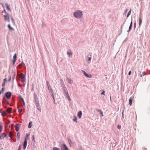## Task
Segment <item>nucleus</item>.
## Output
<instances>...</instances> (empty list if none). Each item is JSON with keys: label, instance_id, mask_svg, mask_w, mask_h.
Masks as SVG:
<instances>
[{"label": "nucleus", "instance_id": "c9c22d12", "mask_svg": "<svg viewBox=\"0 0 150 150\" xmlns=\"http://www.w3.org/2000/svg\"><path fill=\"white\" fill-rule=\"evenodd\" d=\"M124 111H123L122 112V119L123 118H124V114H123Z\"/></svg>", "mask_w": 150, "mask_h": 150}, {"label": "nucleus", "instance_id": "f03ea898", "mask_svg": "<svg viewBox=\"0 0 150 150\" xmlns=\"http://www.w3.org/2000/svg\"><path fill=\"white\" fill-rule=\"evenodd\" d=\"M62 89L64 92V96L67 98V99L69 101L71 100V98L69 96L68 91L67 88L65 86L64 84H63V87L62 88Z\"/></svg>", "mask_w": 150, "mask_h": 150}, {"label": "nucleus", "instance_id": "e2e57ef3", "mask_svg": "<svg viewBox=\"0 0 150 150\" xmlns=\"http://www.w3.org/2000/svg\"><path fill=\"white\" fill-rule=\"evenodd\" d=\"M130 31V30H129V29L128 30H127V32L128 33Z\"/></svg>", "mask_w": 150, "mask_h": 150}, {"label": "nucleus", "instance_id": "dca6fc26", "mask_svg": "<svg viewBox=\"0 0 150 150\" xmlns=\"http://www.w3.org/2000/svg\"><path fill=\"white\" fill-rule=\"evenodd\" d=\"M23 65H25L24 63H23V61H22V62L18 65L19 67V68H21V67L23 66Z\"/></svg>", "mask_w": 150, "mask_h": 150}, {"label": "nucleus", "instance_id": "603ef678", "mask_svg": "<svg viewBox=\"0 0 150 150\" xmlns=\"http://www.w3.org/2000/svg\"><path fill=\"white\" fill-rule=\"evenodd\" d=\"M11 77H10L9 78V79H8V81H10L11 80Z\"/></svg>", "mask_w": 150, "mask_h": 150}, {"label": "nucleus", "instance_id": "ea45409f", "mask_svg": "<svg viewBox=\"0 0 150 150\" xmlns=\"http://www.w3.org/2000/svg\"><path fill=\"white\" fill-rule=\"evenodd\" d=\"M136 23H135L134 24V29L136 28Z\"/></svg>", "mask_w": 150, "mask_h": 150}, {"label": "nucleus", "instance_id": "a18cd8bd", "mask_svg": "<svg viewBox=\"0 0 150 150\" xmlns=\"http://www.w3.org/2000/svg\"><path fill=\"white\" fill-rule=\"evenodd\" d=\"M46 83L47 86H49V85H50V83L48 81H46Z\"/></svg>", "mask_w": 150, "mask_h": 150}, {"label": "nucleus", "instance_id": "7c9ffc66", "mask_svg": "<svg viewBox=\"0 0 150 150\" xmlns=\"http://www.w3.org/2000/svg\"><path fill=\"white\" fill-rule=\"evenodd\" d=\"M11 20L12 21V23L13 24H14L15 23V21H14V19H13V18L11 16Z\"/></svg>", "mask_w": 150, "mask_h": 150}, {"label": "nucleus", "instance_id": "1a4fd4ad", "mask_svg": "<svg viewBox=\"0 0 150 150\" xmlns=\"http://www.w3.org/2000/svg\"><path fill=\"white\" fill-rule=\"evenodd\" d=\"M16 57L17 56L16 54H14L13 56V66H14L15 64V63L16 62Z\"/></svg>", "mask_w": 150, "mask_h": 150}, {"label": "nucleus", "instance_id": "20e7f679", "mask_svg": "<svg viewBox=\"0 0 150 150\" xmlns=\"http://www.w3.org/2000/svg\"><path fill=\"white\" fill-rule=\"evenodd\" d=\"M59 147L62 150H69L64 144H59Z\"/></svg>", "mask_w": 150, "mask_h": 150}, {"label": "nucleus", "instance_id": "37998d69", "mask_svg": "<svg viewBox=\"0 0 150 150\" xmlns=\"http://www.w3.org/2000/svg\"><path fill=\"white\" fill-rule=\"evenodd\" d=\"M32 138H33V141L34 142V138H35V136L34 135H33L32 136Z\"/></svg>", "mask_w": 150, "mask_h": 150}, {"label": "nucleus", "instance_id": "aec40b11", "mask_svg": "<svg viewBox=\"0 0 150 150\" xmlns=\"http://www.w3.org/2000/svg\"><path fill=\"white\" fill-rule=\"evenodd\" d=\"M5 5L7 9L9 11H10L11 10L10 8V7L9 6H8L7 4L6 3L5 4Z\"/></svg>", "mask_w": 150, "mask_h": 150}, {"label": "nucleus", "instance_id": "864d4df0", "mask_svg": "<svg viewBox=\"0 0 150 150\" xmlns=\"http://www.w3.org/2000/svg\"><path fill=\"white\" fill-rule=\"evenodd\" d=\"M5 85V83L4 82V83L2 84V86L3 87H4Z\"/></svg>", "mask_w": 150, "mask_h": 150}, {"label": "nucleus", "instance_id": "79ce46f5", "mask_svg": "<svg viewBox=\"0 0 150 150\" xmlns=\"http://www.w3.org/2000/svg\"><path fill=\"white\" fill-rule=\"evenodd\" d=\"M104 93H105V91H104L103 90V91L101 93V95H104Z\"/></svg>", "mask_w": 150, "mask_h": 150}, {"label": "nucleus", "instance_id": "4be33fe9", "mask_svg": "<svg viewBox=\"0 0 150 150\" xmlns=\"http://www.w3.org/2000/svg\"><path fill=\"white\" fill-rule=\"evenodd\" d=\"M49 91L50 95L54 94V92L52 89H50V90H49Z\"/></svg>", "mask_w": 150, "mask_h": 150}, {"label": "nucleus", "instance_id": "4c0bfd02", "mask_svg": "<svg viewBox=\"0 0 150 150\" xmlns=\"http://www.w3.org/2000/svg\"><path fill=\"white\" fill-rule=\"evenodd\" d=\"M29 135H30V134H26L25 138L27 139Z\"/></svg>", "mask_w": 150, "mask_h": 150}, {"label": "nucleus", "instance_id": "9d476101", "mask_svg": "<svg viewBox=\"0 0 150 150\" xmlns=\"http://www.w3.org/2000/svg\"><path fill=\"white\" fill-rule=\"evenodd\" d=\"M11 93L10 92H6L5 94V96L7 98H9L11 96Z\"/></svg>", "mask_w": 150, "mask_h": 150}, {"label": "nucleus", "instance_id": "2f4dec72", "mask_svg": "<svg viewBox=\"0 0 150 150\" xmlns=\"http://www.w3.org/2000/svg\"><path fill=\"white\" fill-rule=\"evenodd\" d=\"M131 11H132V10L131 9H130L129 11V12H128V14L127 15V17H129V15L130 14H131Z\"/></svg>", "mask_w": 150, "mask_h": 150}, {"label": "nucleus", "instance_id": "ddd939ff", "mask_svg": "<svg viewBox=\"0 0 150 150\" xmlns=\"http://www.w3.org/2000/svg\"><path fill=\"white\" fill-rule=\"evenodd\" d=\"M82 112L81 111H79L78 113V117L80 119L81 118L82 116Z\"/></svg>", "mask_w": 150, "mask_h": 150}, {"label": "nucleus", "instance_id": "4d7b16f0", "mask_svg": "<svg viewBox=\"0 0 150 150\" xmlns=\"http://www.w3.org/2000/svg\"><path fill=\"white\" fill-rule=\"evenodd\" d=\"M127 9H126L125 11V13H126L127 11Z\"/></svg>", "mask_w": 150, "mask_h": 150}, {"label": "nucleus", "instance_id": "a211bd4d", "mask_svg": "<svg viewBox=\"0 0 150 150\" xmlns=\"http://www.w3.org/2000/svg\"><path fill=\"white\" fill-rule=\"evenodd\" d=\"M142 19L140 18H139V26H141V25L142 23Z\"/></svg>", "mask_w": 150, "mask_h": 150}, {"label": "nucleus", "instance_id": "052dcab7", "mask_svg": "<svg viewBox=\"0 0 150 150\" xmlns=\"http://www.w3.org/2000/svg\"><path fill=\"white\" fill-rule=\"evenodd\" d=\"M53 100H54V103L55 104V99H53Z\"/></svg>", "mask_w": 150, "mask_h": 150}, {"label": "nucleus", "instance_id": "a19ab883", "mask_svg": "<svg viewBox=\"0 0 150 150\" xmlns=\"http://www.w3.org/2000/svg\"><path fill=\"white\" fill-rule=\"evenodd\" d=\"M22 111V109H18V112L19 113L21 112Z\"/></svg>", "mask_w": 150, "mask_h": 150}, {"label": "nucleus", "instance_id": "6e6d98bb", "mask_svg": "<svg viewBox=\"0 0 150 150\" xmlns=\"http://www.w3.org/2000/svg\"><path fill=\"white\" fill-rule=\"evenodd\" d=\"M63 84H64V83H62L61 84V86H62L63 87Z\"/></svg>", "mask_w": 150, "mask_h": 150}, {"label": "nucleus", "instance_id": "f3484780", "mask_svg": "<svg viewBox=\"0 0 150 150\" xmlns=\"http://www.w3.org/2000/svg\"><path fill=\"white\" fill-rule=\"evenodd\" d=\"M32 125V122L31 121H30L29 122L28 124V127L29 128H30L31 127Z\"/></svg>", "mask_w": 150, "mask_h": 150}, {"label": "nucleus", "instance_id": "6ab92c4d", "mask_svg": "<svg viewBox=\"0 0 150 150\" xmlns=\"http://www.w3.org/2000/svg\"><path fill=\"white\" fill-rule=\"evenodd\" d=\"M68 142L70 146L72 144V142L70 139H68Z\"/></svg>", "mask_w": 150, "mask_h": 150}, {"label": "nucleus", "instance_id": "2eb2a0df", "mask_svg": "<svg viewBox=\"0 0 150 150\" xmlns=\"http://www.w3.org/2000/svg\"><path fill=\"white\" fill-rule=\"evenodd\" d=\"M67 54L69 56H72V54L70 50L67 52Z\"/></svg>", "mask_w": 150, "mask_h": 150}, {"label": "nucleus", "instance_id": "473e14b6", "mask_svg": "<svg viewBox=\"0 0 150 150\" xmlns=\"http://www.w3.org/2000/svg\"><path fill=\"white\" fill-rule=\"evenodd\" d=\"M8 27L10 29H11L12 30H13V28H12L11 26H10V25L9 24L8 25Z\"/></svg>", "mask_w": 150, "mask_h": 150}, {"label": "nucleus", "instance_id": "bb28decb", "mask_svg": "<svg viewBox=\"0 0 150 150\" xmlns=\"http://www.w3.org/2000/svg\"><path fill=\"white\" fill-rule=\"evenodd\" d=\"M1 115L3 116L6 115H7L6 113V112H4V111L2 112H1Z\"/></svg>", "mask_w": 150, "mask_h": 150}, {"label": "nucleus", "instance_id": "5701e85b", "mask_svg": "<svg viewBox=\"0 0 150 150\" xmlns=\"http://www.w3.org/2000/svg\"><path fill=\"white\" fill-rule=\"evenodd\" d=\"M12 109L11 108H9L7 109V111L8 113H10L11 112Z\"/></svg>", "mask_w": 150, "mask_h": 150}, {"label": "nucleus", "instance_id": "c756f323", "mask_svg": "<svg viewBox=\"0 0 150 150\" xmlns=\"http://www.w3.org/2000/svg\"><path fill=\"white\" fill-rule=\"evenodd\" d=\"M4 90H5V89L4 88H2L1 90L0 91V94H1L4 91Z\"/></svg>", "mask_w": 150, "mask_h": 150}, {"label": "nucleus", "instance_id": "72a5a7b5", "mask_svg": "<svg viewBox=\"0 0 150 150\" xmlns=\"http://www.w3.org/2000/svg\"><path fill=\"white\" fill-rule=\"evenodd\" d=\"M53 150H60V149L57 147H54L53 148Z\"/></svg>", "mask_w": 150, "mask_h": 150}, {"label": "nucleus", "instance_id": "bf43d9fd", "mask_svg": "<svg viewBox=\"0 0 150 150\" xmlns=\"http://www.w3.org/2000/svg\"><path fill=\"white\" fill-rule=\"evenodd\" d=\"M19 98H20V99H21V98H22V97L21 96H19Z\"/></svg>", "mask_w": 150, "mask_h": 150}, {"label": "nucleus", "instance_id": "680f3d73", "mask_svg": "<svg viewBox=\"0 0 150 150\" xmlns=\"http://www.w3.org/2000/svg\"><path fill=\"white\" fill-rule=\"evenodd\" d=\"M4 12L6 13V14H7V13H6V11L5 10V9H4Z\"/></svg>", "mask_w": 150, "mask_h": 150}, {"label": "nucleus", "instance_id": "6e6552de", "mask_svg": "<svg viewBox=\"0 0 150 150\" xmlns=\"http://www.w3.org/2000/svg\"><path fill=\"white\" fill-rule=\"evenodd\" d=\"M27 138H25L24 139V142L23 144V148L24 150H25L27 146Z\"/></svg>", "mask_w": 150, "mask_h": 150}, {"label": "nucleus", "instance_id": "e433bc0d", "mask_svg": "<svg viewBox=\"0 0 150 150\" xmlns=\"http://www.w3.org/2000/svg\"><path fill=\"white\" fill-rule=\"evenodd\" d=\"M47 87H48V90H50V89H52V88L51 87L50 85H49V86H47Z\"/></svg>", "mask_w": 150, "mask_h": 150}, {"label": "nucleus", "instance_id": "69168bd1", "mask_svg": "<svg viewBox=\"0 0 150 150\" xmlns=\"http://www.w3.org/2000/svg\"><path fill=\"white\" fill-rule=\"evenodd\" d=\"M0 139H2L1 137V134H0Z\"/></svg>", "mask_w": 150, "mask_h": 150}, {"label": "nucleus", "instance_id": "c03bdc74", "mask_svg": "<svg viewBox=\"0 0 150 150\" xmlns=\"http://www.w3.org/2000/svg\"><path fill=\"white\" fill-rule=\"evenodd\" d=\"M121 128V125H118L117 126V128L119 129H120Z\"/></svg>", "mask_w": 150, "mask_h": 150}, {"label": "nucleus", "instance_id": "c85d7f7f", "mask_svg": "<svg viewBox=\"0 0 150 150\" xmlns=\"http://www.w3.org/2000/svg\"><path fill=\"white\" fill-rule=\"evenodd\" d=\"M132 22L131 21L130 23V25H129V30H131L132 29Z\"/></svg>", "mask_w": 150, "mask_h": 150}, {"label": "nucleus", "instance_id": "393cba45", "mask_svg": "<svg viewBox=\"0 0 150 150\" xmlns=\"http://www.w3.org/2000/svg\"><path fill=\"white\" fill-rule=\"evenodd\" d=\"M132 99L130 98L129 99V105H131L132 103Z\"/></svg>", "mask_w": 150, "mask_h": 150}, {"label": "nucleus", "instance_id": "13d9d810", "mask_svg": "<svg viewBox=\"0 0 150 150\" xmlns=\"http://www.w3.org/2000/svg\"><path fill=\"white\" fill-rule=\"evenodd\" d=\"M19 98H20V99H21V98H22V97L21 96H19Z\"/></svg>", "mask_w": 150, "mask_h": 150}, {"label": "nucleus", "instance_id": "0e129e2a", "mask_svg": "<svg viewBox=\"0 0 150 150\" xmlns=\"http://www.w3.org/2000/svg\"><path fill=\"white\" fill-rule=\"evenodd\" d=\"M19 125V124H17L16 125V127H17V126H18Z\"/></svg>", "mask_w": 150, "mask_h": 150}, {"label": "nucleus", "instance_id": "0eeeda50", "mask_svg": "<svg viewBox=\"0 0 150 150\" xmlns=\"http://www.w3.org/2000/svg\"><path fill=\"white\" fill-rule=\"evenodd\" d=\"M81 71L83 74L87 77L91 78L92 77V76L90 74H88L87 73L85 72L83 70H81Z\"/></svg>", "mask_w": 150, "mask_h": 150}, {"label": "nucleus", "instance_id": "5fc2aeb1", "mask_svg": "<svg viewBox=\"0 0 150 150\" xmlns=\"http://www.w3.org/2000/svg\"><path fill=\"white\" fill-rule=\"evenodd\" d=\"M20 100H21L22 101V102L24 101L23 99V98H21V99H20Z\"/></svg>", "mask_w": 150, "mask_h": 150}, {"label": "nucleus", "instance_id": "9b49d317", "mask_svg": "<svg viewBox=\"0 0 150 150\" xmlns=\"http://www.w3.org/2000/svg\"><path fill=\"white\" fill-rule=\"evenodd\" d=\"M67 79L70 84H72L73 83V81L71 78H70L67 77Z\"/></svg>", "mask_w": 150, "mask_h": 150}, {"label": "nucleus", "instance_id": "f257e3e1", "mask_svg": "<svg viewBox=\"0 0 150 150\" xmlns=\"http://www.w3.org/2000/svg\"><path fill=\"white\" fill-rule=\"evenodd\" d=\"M34 97L35 101V105L37 107V108L40 112H41V110L40 108V103L39 101L36 94H34Z\"/></svg>", "mask_w": 150, "mask_h": 150}, {"label": "nucleus", "instance_id": "4468645a", "mask_svg": "<svg viewBox=\"0 0 150 150\" xmlns=\"http://www.w3.org/2000/svg\"><path fill=\"white\" fill-rule=\"evenodd\" d=\"M2 139H3L5 137H6V133H3L1 134Z\"/></svg>", "mask_w": 150, "mask_h": 150}, {"label": "nucleus", "instance_id": "774afa93", "mask_svg": "<svg viewBox=\"0 0 150 150\" xmlns=\"http://www.w3.org/2000/svg\"><path fill=\"white\" fill-rule=\"evenodd\" d=\"M16 130L17 131H18V130H17V129H16Z\"/></svg>", "mask_w": 150, "mask_h": 150}, {"label": "nucleus", "instance_id": "b1692460", "mask_svg": "<svg viewBox=\"0 0 150 150\" xmlns=\"http://www.w3.org/2000/svg\"><path fill=\"white\" fill-rule=\"evenodd\" d=\"M77 118L75 116L74 117V118L73 119V120L74 122H75L76 123H77Z\"/></svg>", "mask_w": 150, "mask_h": 150}, {"label": "nucleus", "instance_id": "cd10ccee", "mask_svg": "<svg viewBox=\"0 0 150 150\" xmlns=\"http://www.w3.org/2000/svg\"><path fill=\"white\" fill-rule=\"evenodd\" d=\"M9 136L10 137H11L13 136V134L12 132H10L9 134Z\"/></svg>", "mask_w": 150, "mask_h": 150}, {"label": "nucleus", "instance_id": "58836bf2", "mask_svg": "<svg viewBox=\"0 0 150 150\" xmlns=\"http://www.w3.org/2000/svg\"><path fill=\"white\" fill-rule=\"evenodd\" d=\"M51 95L52 97V98L53 99H55L54 94H52Z\"/></svg>", "mask_w": 150, "mask_h": 150}, {"label": "nucleus", "instance_id": "a878e982", "mask_svg": "<svg viewBox=\"0 0 150 150\" xmlns=\"http://www.w3.org/2000/svg\"><path fill=\"white\" fill-rule=\"evenodd\" d=\"M2 123L0 122V133L2 131Z\"/></svg>", "mask_w": 150, "mask_h": 150}, {"label": "nucleus", "instance_id": "de8ad7c7", "mask_svg": "<svg viewBox=\"0 0 150 150\" xmlns=\"http://www.w3.org/2000/svg\"><path fill=\"white\" fill-rule=\"evenodd\" d=\"M4 82H5L6 81H7V79L6 78H5L4 80Z\"/></svg>", "mask_w": 150, "mask_h": 150}, {"label": "nucleus", "instance_id": "8fccbe9b", "mask_svg": "<svg viewBox=\"0 0 150 150\" xmlns=\"http://www.w3.org/2000/svg\"><path fill=\"white\" fill-rule=\"evenodd\" d=\"M124 24V23L123 24L121 25V31H122V28L123 26V25Z\"/></svg>", "mask_w": 150, "mask_h": 150}, {"label": "nucleus", "instance_id": "f704fd0d", "mask_svg": "<svg viewBox=\"0 0 150 150\" xmlns=\"http://www.w3.org/2000/svg\"><path fill=\"white\" fill-rule=\"evenodd\" d=\"M145 75V72H143L142 73V74L140 76L141 77H142V76H144Z\"/></svg>", "mask_w": 150, "mask_h": 150}, {"label": "nucleus", "instance_id": "49530a36", "mask_svg": "<svg viewBox=\"0 0 150 150\" xmlns=\"http://www.w3.org/2000/svg\"><path fill=\"white\" fill-rule=\"evenodd\" d=\"M91 60V57H88V61H90Z\"/></svg>", "mask_w": 150, "mask_h": 150}, {"label": "nucleus", "instance_id": "39448f33", "mask_svg": "<svg viewBox=\"0 0 150 150\" xmlns=\"http://www.w3.org/2000/svg\"><path fill=\"white\" fill-rule=\"evenodd\" d=\"M20 78L21 79V81L22 82H24L25 81V78L24 74L21 73L20 74Z\"/></svg>", "mask_w": 150, "mask_h": 150}, {"label": "nucleus", "instance_id": "7ed1b4c3", "mask_svg": "<svg viewBox=\"0 0 150 150\" xmlns=\"http://www.w3.org/2000/svg\"><path fill=\"white\" fill-rule=\"evenodd\" d=\"M74 16L77 18H79L82 15V12L80 10H77L74 13Z\"/></svg>", "mask_w": 150, "mask_h": 150}, {"label": "nucleus", "instance_id": "09e8293b", "mask_svg": "<svg viewBox=\"0 0 150 150\" xmlns=\"http://www.w3.org/2000/svg\"><path fill=\"white\" fill-rule=\"evenodd\" d=\"M22 102L23 103V105L24 106H25V103L24 101H23V102Z\"/></svg>", "mask_w": 150, "mask_h": 150}, {"label": "nucleus", "instance_id": "423d86ee", "mask_svg": "<svg viewBox=\"0 0 150 150\" xmlns=\"http://www.w3.org/2000/svg\"><path fill=\"white\" fill-rule=\"evenodd\" d=\"M4 20L6 22H9V18L8 14H6L4 15Z\"/></svg>", "mask_w": 150, "mask_h": 150}, {"label": "nucleus", "instance_id": "3c124183", "mask_svg": "<svg viewBox=\"0 0 150 150\" xmlns=\"http://www.w3.org/2000/svg\"><path fill=\"white\" fill-rule=\"evenodd\" d=\"M131 74V71H130L128 73V75H130Z\"/></svg>", "mask_w": 150, "mask_h": 150}, {"label": "nucleus", "instance_id": "f8f14e48", "mask_svg": "<svg viewBox=\"0 0 150 150\" xmlns=\"http://www.w3.org/2000/svg\"><path fill=\"white\" fill-rule=\"evenodd\" d=\"M96 110L97 111H98L101 115L102 117L103 116V112L101 110L98 109H96Z\"/></svg>", "mask_w": 150, "mask_h": 150}, {"label": "nucleus", "instance_id": "412c9836", "mask_svg": "<svg viewBox=\"0 0 150 150\" xmlns=\"http://www.w3.org/2000/svg\"><path fill=\"white\" fill-rule=\"evenodd\" d=\"M20 133L19 132H18L17 133V138L18 139H19L20 137Z\"/></svg>", "mask_w": 150, "mask_h": 150}, {"label": "nucleus", "instance_id": "338daca9", "mask_svg": "<svg viewBox=\"0 0 150 150\" xmlns=\"http://www.w3.org/2000/svg\"><path fill=\"white\" fill-rule=\"evenodd\" d=\"M18 150H20V148H19V149H18Z\"/></svg>", "mask_w": 150, "mask_h": 150}]
</instances>
